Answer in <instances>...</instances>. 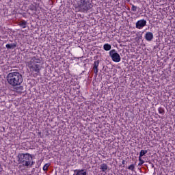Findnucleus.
Listing matches in <instances>:
<instances>
[{
  "mask_svg": "<svg viewBox=\"0 0 175 175\" xmlns=\"http://www.w3.org/2000/svg\"><path fill=\"white\" fill-rule=\"evenodd\" d=\"M27 66L31 73L38 76L40 75V72L43 69V63H42V59L34 56L27 62Z\"/></svg>",
  "mask_w": 175,
  "mask_h": 175,
  "instance_id": "obj_1",
  "label": "nucleus"
},
{
  "mask_svg": "<svg viewBox=\"0 0 175 175\" xmlns=\"http://www.w3.org/2000/svg\"><path fill=\"white\" fill-rule=\"evenodd\" d=\"M18 162L21 165H19L20 169L21 167H32L35 162H33V157L29 153H19L18 154Z\"/></svg>",
  "mask_w": 175,
  "mask_h": 175,
  "instance_id": "obj_2",
  "label": "nucleus"
},
{
  "mask_svg": "<svg viewBox=\"0 0 175 175\" xmlns=\"http://www.w3.org/2000/svg\"><path fill=\"white\" fill-rule=\"evenodd\" d=\"M7 81L12 87H17L23 83V75L18 72H10L7 75Z\"/></svg>",
  "mask_w": 175,
  "mask_h": 175,
  "instance_id": "obj_3",
  "label": "nucleus"
},
{
  "mask_svg": "<svg viewBox=\"0 0 175 175\" xmlns=\"http://www.w3.org/2000/svg\"><path fill=\"white\" fill-rule=\"evenodd\" d=\"M78 6L83 13L88 12L94 8V5L90 0H80Z\"/></svg>",
  "mask_w": 175,
  "mask_h": 175,
  "instance_id": "obj_4",
  "label": "nucleus"
},
{
  "mask_svg": "<svg viewBox=\"0 0 175 175\" xmlns=\"http://www.w3.org/2000/svg\"><path fill=\"white\" fill-rule=\"evenodd\" d=\"M109 55L113 62H120L121 61V56L114 49L109 51Z\"/></svg>",
  "mask_w": 175,
  "mask_h": 175,
  "instance_id": "obj_5",
  "label": "nucleus"
},
{
  "mask_svg": "<svg viewBox=\"0 0 175 175\" xmlns=\"http://www.w3.org/2000/svg\"><path fill=\"white\" fill-rule=\"evenodd\" d=\"M146 25L147 21H146L145 19H141L136 22L135 28H137V29H143V28H144V27H146Z\"/></svg>",
  "mask_w": 175,
  "mask_h": 175,
  "instance_id": "obj_6",
  "label": "nucleus"
},
{
  "mask_svg": "<svg viewBox=\"0 0 175 175\" xmlns=\"http://www.w3.org/2000/svg\"><path fill=\"white\" fill-rule=\"evenodd\" d=\"M100 62L99 60L94 62L93 70H94V72L95 76H98V72H99V68H98L99 67Z\"/></svg>",
  "mask_w": 175,
  "mask_h": 175,
  "instance_id": "obj_7",
  "label": "nucleus"
},
{
  "mask_svg": "<svg viewBox=\"0 0 175 175\" xmlns=\"http://www.w3.org/2000/svg\"><path fill=\"white\" fill-rule=\"evenodd\" d=\"M145 39L148 42H151V40L154 39V34L152 33V32H146V33L145 34Z\"/></svg>",
  "mask_w": 175,
  "mask_h": 175,
  "instance_id": "obj_8",
  "label": "nucleus"
},
{
  "mask_svg": "<svg viewBox=\"0 0 175 175\" xmlns=\"http://www.w3.org/2000/svg\"><path fill=\"white\" fill-rule=\"evenodd\" d=\"M74 175H88L85 170H76Z\"/></svg>",
  "mask_w": 175,
  "mask_h": 175,
  "instance_id": "obj_9",
  "label": "nucleus"
},
{
  "mask_svg": "<svg viewBox=\"0 0 175 175\" xmlns=\"http://www.w3.org/2000/svg\"><path fill=\"white\" fill-rule=\"evenodd\" d=\"M6 49H8V50H11L13 49H16V47H17V44L16 43H12V44H7L5 45Z\"/></svg>",
  "mask_w": 175,
  "mask_h": 175,
  "instance_id": "obj_10",
  "label": "nucleus"
},
{
  "mask_svg": "<svg viewBox=\"0 0 175 175\" xmlns=\"http://www.w3.org/2000/svg\"><path fill=\"white\" fill-rule=\"evenodd\" d=\"M27 21L22 20L19 22L18 25L19 27H21V28H27Z\"/></svg>",
  "mask_w": 175,
  "mask_h": 175,
  "instance_id": "obj_11",
  "label": "nucleus"
},
{
  "mask_svg": "<svg viewBox=\"0 0 175 175\" xmlns=\"http://www.w3.org/2000/svg\"><path fill=\"white\" fill-rule=\"evenodd\" d=\"M108 166H107V164L106 163H103L100 165V169L101 170V172H107V169H108Z\"/></svg>",
  "mask_w": 175,
  "mask_h": 175,
  "instance_id": "obj_12",
  "label": "nucleus"
},
{
  "mask_svg": "<svg viewBox=\"0 0 175 175\" xmlns=\"http://www.w3.org/2000/svg\"><path fill=\"white\" fill-rule=\"evenodd\" d=\"M103 49L104 50H105V51H110V50H111V45L107 43L105 44L103 46Z\"/></svg>",
  "mask_w": 175,
  "mask_h": 175,
  "instance_id": "obj_13",
  "label": "nucleus"
},
{
  "mask_svg": "<svg viewBox=\"0 0 175 175\" xmlns=\"http://www.w3.org/2000/svg\"><path fill=\"white\" fill-rule=\"evenodd\" d=\"M159 114H162V116H163V114H165V109H163L162 107H160L157 109Z\"/></svg>",
  "mask_w": 175,
  "mask_h": 175,
  "instance_id": "obj_14",
  "label": "nucleus"
},
{
  "mask_svg": "<svg viewBox=\"0 0 175 175\" xmlns=\"http://www.w3.org/2000/svg\"><path fill=\"white\" fill-rule=\"evenodd\" d=\"M50 163H46L42 167V170H44V172H47V170H49V167H50Z\"/></svg>",
  "mask_w": 175,
  "mask_h": 175,
  "instance_id": "obj_15",
  "label": "nucleus"
},
{
  "mask_svg": "<svg viewBox=\"0 0 175 175\" xmlns=\"http://www.w3.org/2000/svg\"><path fill=\"white\" fill-rule=\"evenodd\" d=\"M16 92H18V94H22L23 88L22 86L18 87L16 89Z\"/></svg>",
  "mask_w": 175,
  "mask_h": 175,
  "instance_id": "obj_16",
  "label": "nucleus"
},
{
  "mask_svg": "<svg viewBox=\"0 0 175 175\" xmlns=\"http://www.w3.org/2000/svg\"><path fill=\"white\" fill-rule=\"evenodd\" d=\"M148 151L144 150H141L139 152V158H142V157H144L145 154H147Z\"/></svg>",
  "mask_w": 175,
  "mask_h": 175,
  "instance_id": "obj_17",
  "label": "nucleus"
},
{
  "mask_svg": "<svg viewBox=\"0 0 175 175\" xmlns=\"http://www.w3.org/2000/svg\"><path fill=\"white\" fill-rule=\"evenodd\" d=\"M129 170H131V172H133L135 170V165L131 164L128 167Z\"/></svg>",
  "mask_w": 175,
  "mask_h": 175,
  "instance_id": "obj_18",
  "label": "nucleus"
},
{
  "mask_svg": "<svg viewBox=\"0 0 175 175\" xmlns=\"http://www.w3.org/2000/svg\"><path fill=\"white\" fill-rule=\"evenodd\" d=\"M139 163H138V166H142V165L144 163V160L142 159L141 157H139Z\"/></svg>",
  "mask_w": 175,
  "mask_h": 175,
  "instance_id": "obj_19",
  "label": "nucleus"
},
{
  "mask_svg": "<svg viewBox=\"0 0 175 175\" xmlns=\"http://www.w3.org/2000/svg\"><path fill=\"white\" fill-rule=\"evenodd\" d=\"M131 10L133 12H136V10H137V7L135 5H132Z\"/></svg>",
  "mask_w": 175,
  "mask_h": 175,
  "instance_id": "obj_20",
  "label": "nucleus"
},
{
  "mask_svg": "<svg viewBox=\"0 0 175 175\" xmlns=\"http://www.w3.org/2000/svg\"><path fill=\"white\" fill-rule=\"evenodd\" d=\"M122 165H125V160H122Z\"/></svg>",
  "mask_w": 175,
  "mask_h": 175,
  "instance_id": "obj_21",
  "label": "nucleus"
},
{
  "mask_svg": "<svg viewBox=\"0 0 175 175\" xmlns=\"http://www.w3.org/2000/svg\"><path fill=\"white\" fill-rule=\"evenodd\" d=\"M79 88H80V86H79V88H78V89H79Z\"/></svg>",
  "mask_w": 175,
  "mask_h": 175,
  "instance_id": "obj_22",
  "label": "nucleus"
},
{
  "mask_svg": "<svg viewBox=\"0 0 175 175\" xmlns=\"http://www.w3.org/2000/svg\"><path fill=\"white\" fill-rule=\"evenodd\" d=\"M42 133H39V134L40 135Z\"/></svg>",
  "mask_w": 175,
  "mask_h": 175,
  "instance_id": "obj_23",
  "label": "nucleus"
}]
</instances>
